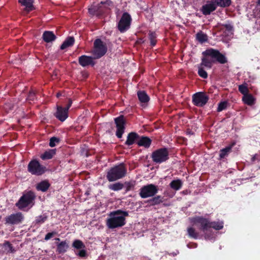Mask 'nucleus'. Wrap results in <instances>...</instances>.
I'll return each mask as SVG.
<instances>
[{"label": "nucleus", "mask_w": 260, "mask_h": 260, "mask_svg": "<svg viewBox=\"0 0 260 260\" xmlns=\"http://www.w3.org/2000/svg\"><path fill=\"white\" fill-rule=\"evenodd\" d=\"M72 101L71 100V99H69V103L67 105V106L66 107H64L67 110V111H69V109H70V108L72 106Z\"/></svg>", "instance_id": "obj_49"}, {"label": "nucleus", "mask_w": 260, "mask_h": 260, "mask_svg": "<svg viewBox=\"0 0 260 260\" xmlns=\"http://www.w3.org/2000/svg\"><path fill=\"white\" fill-rule=\"evenodd\" d=\"M24 220V216L21 212L11 214L5 217V223L9 224H18Z\"/></svg>", "instance_id": "obj_12"}, {"label": "nucleus", "mask_w": 260, "mask_h": 260, "mask_svg": "<svg viewBox=\"0 0 260 260\" xmlns=\"http://www.w3.org/2000/svg\"><path fill=\"white\" fill-rule=\"evenodd\" d=\"M72 246L76 249H84L85 245L83 242L80 240H75L72 244Z\"/></svg>", "instance_id": "obj_32"}, {"label": "nucleus", "mask_w": 260, "mask_h": 260, "mask_svg": "<svg viewBox=\"0 0 260 260\" xmlns=\"http://www.w3.org/2000/svg\"><path fill=\"white\" fill-rule=\"evenodd\" d=\"M158 190V187L154 184H149L143 186L140 190L139 195L143 198L153 197Z\"/></svg>", "instance_id": "obj_7"}, {"label": "nucleus", "mask_w": 260, "mask_h": 260, "mask_svg": "<svg viewBox=\"0 0 260 260\" xmlns=\"http://www.w3.org/2000/svg\"><path fill=\"white\" fill-rule=\"evenodd\" d=\"M259 168L260 169V167Z\"/></svg>", "instance_id": "obj_57"}, {"label": "nucleus", "mask_w": 260, "mask_h": 260, "mask_svg": "<svg viewBox=\"0 0 260 260\" xmlns=\"http://www.w3.org/2000/svg\"><path fill=\"white\" fill-rule=\"evenodd\" d=\"M107 52V48L100 39L94 42V49L92 52L94 59H98L104 56Z\"/></svg>", "instance_id": "obj_9"}, {"label": "nucleus", "mask_w": 260, "mask_h": 260, "mask_svg": "<svg viewBox=\"0 0 260 260\" xmlns=\"http://www.w3.org/2000/svg\"><path fill=\"white\" fill-rule=\"evenodd\" d=\"M115 124H116V136L119 139H121L122 135L125 129V120L123 115L115 118Z\"/></svg>", "instance_id": "obj_10"}, {"label": "nucleus", "mask_w": 260, "mask_h": 260, "mask_svg": "<svg viewBox=\"0 0 260 260\" xmlns=\"http://www.w3.org/2000/svg\"><path fill=\"white\" fill-rule=\"evenodd\" d=\"M107 178L110 182L114 181V167H112L108 172Z\"/></svg>", "instance_id": "obj_40"}, {"label": "nucleus", "mask_w": 260, "mask_h": 260, "mask_svg": "<svg viewBox=\"0 0 260 260\" xmlns=\"http://www.w3.org/2000/svg\"><path fill=\"white\" fill-rule=\"evenodd\" d=\"M4 246H7L8 247L10 252L14 253L15 251L13 245L10 243V242L5 241L4 243Z\"/></svg>", "instance_id": "obj_46"}, {"label": "nucleus", "mask_w": 260, "mask_h": 260, "mask_svg": "<svg viewBox=\"0 0 260 260\" xmlns=\"http://www.w3.org/2000/svg\"><path fill=\"white\" fill-rule=\"evenodd\" d=\"M196 39L201 43H203L207 41L208 36L203 31H200L196 34Z\"/></svg>", "instance_id": "obj_30"}, {"label": "nucleus", "mask_w": 260, "mask_h": 260, "mask_svg": "<svg viewBox=\"0 0 260 260\" xmlns=\"http://www.w3.org/2000/svg\"><path fill=\"white\" fill-rule=\"evenodd\" d=\"M162 198L160 196H157L149 201L151 205H156L162 202Z\"/></svg>", "instance_id": "obj_35"}, {"label": "nucleus", "mask_w": 260, "mask_h": 260, "mask_svg": "<svg viewBox=\"0 0 260 260\" xmlns=\"http://www.w3.org/2000/svg\"><path fill=\"white\" fill-rule=\"evenodd\" d=\"M223 227V222L222 221H210V229L213 228L215 230H221Z\"/></svg>", "instance_id": "obj_31"}, {"label": "nucleus", "mask_w": 260, "mask_h": 260, "mask_svg": "<svg viewBox=\"0 0 260 260\" xmlns=\"http://www.w3.org/2000/svg\"><path fill=\"white\" fill-rule=\"evenodd\" d=\"M234 143L233 144L226 147L220 150L219 152V159H221L226 157L229 153L231 151L232 148L234 145Z\"/></svg>", "instance_id": "obj_28"}, {"label": "nucleus", "mask_w": 260, "mask_h": 260, "mask_svg": "<svg viewBox=\"0 0 260 260\" xmlns=\"http://www.w3.org/2000/svg\"><path fill=\"white\" fill-rule=\"evenodd\" d=\"M221 29H225L229 32H232L233 30V26L231 24H222L221 25Z\"/></svg>", "instance_id": "obj_39"}, {"label": "nucleus", "mask_w": 260, "mask_h": 260, "mask_svg": "<svg viewBox=\"0 0 260 260\" xmlns=\"http://www.w3.org/2000/svg\"><path fill=\"white\" fill-rule=\"evenodd\" d=\"M216 8L217 7L214 3L212 1L210 0L207 1L206 4L202 7L201 11L204 15H209L212 12L214 11Z\"/></svg>", "instance_id": "obj_15"}, {"label": "nucleus", "mask_w": 260, "mask_h": 260, "mask_svg": "<svg viewBox=\"0 0 260 260\" xmlns=\"http://www.w3.org/2000/svg\"><path fill=\"white\" fill-rule=\"evenodd\" d=\"M202 54L204 57L201 59V62L198 65V73L203 79H206L208 77V74L204 69V67L207 69H210L212 67L213 63L215 61L220 64L228 62L226 56L218 50L208 49L203 52Z\"/></svg>", "instance_id": "obj_1"}, {"label": "nucleus", "mask_w": 260, "mask_h": 260, "mask_svg": "<svg viewBox=\"0 0 260 260\" xmlns=\"http://www.w3.org/2000/svg\"><path fill=\"white\" fill-rule=\"evenodd\" d=\"M110 217L107 220V225L109 229H114V211L109 214Z\"/></svg>", "instance_id": "obj_34"}, {"label": "nucleus", "mask_w": 260, "mask_h": 260, "mask_svg": "<svg viewBox=\"0 0 260 260\" xmlns=\"http://www.w3.org/2000/svg\"><path fill=\"white\" fill-rule=\"evenodd\" d=\"M256 159V154H255L252 156L251 158V161L254 162Z\"/></svg>", "instance_id": "obj_51"}, {"label": "nucleus", "mask_w": 260, "mask_h": 260, "mask_svg": "<svg viewBox=\"0 0 260 260\" xmlns=\"http://www.w3.org/2000/svg\"><path fill=\"white\" fill-rule=\"evenodd\" d=\"M69 244L66 241H61L57 244L56 251L58 253H64L69 248Z\"/></svg>", "instance_id": "obj_26"}, {"label": "nucleus", "mask_w": 260, "mask_h": 260, "mask_svg": "<svg viewBox=\"0 0 260 260\" xmlns=\"http://www.w3.org/2000/svg\"><path fill=\"white\" fill-rule=\"evenodd\" d=\"M137 95L140 102L142 104L147 103L150 99L149 96L144 91H139L137 92Z\"/></svg>", "instance_id": "obj_27"}, {"label": "nucleus", "mask_w": 260, "mask_h": 260, "mask_svg": "<svg viewBox=\"0 0 260 260\" xmlns=\"http://www.w3.org/2000/svg\"><path fill=\"white\" fill-rule=\"evenodd\" d=\"M27 171L32 175L40 176L46 172L47 169L41 165L38 160L32 159L28 164Z\"/></svg>", "instance_id": "obj_4"}, {"label": "nucleus", "mask_w": 260, "mask_h": 260, "mask_svg": "<svg viewBox=\"0 0 260 260\" xmlns=\"http://www.w3.org/2000/svg\"><path fill=\"white\" fill-rule=\"evenodd\" d=\"M124 190L125 192H127L131 190H133L134 188V187L136 185L135 181H129V182H125L124 183Z\"/></svg>", "instance_id": "obj_36"}, {"label": "nucleus", "mask_w": 260, "mask_h": 260, "mask_svg": "<svg viewBox=\"0 0 260 260\" xmlns=\"http://www.w3.org/2000/svg\"><path fill=\"white\" fill-rule=\"evenodd\" d=\"M18 2L21 6L25 7L24 10L27 12H29L35 9L33 5L34 0H18Z\"/></svg>", "instance_id": "obj_18"}, {"label": "nucleus", "mask_w": 260, "mask_h": 260, "mask_svg": "<svg viewBox=\"0 0 260 260\" xmlns=\"http://www.w3.org/2000/svg\"><path fill=\"white\" fill-rule=\"evenodd\" d=\"M47 219V216L45 215H40L36 217L35 222L36 224H40L43 223Z\"/></svg>", "instance_id": "obj_38"}, {"label": "nucleus", "mask_w": 260, "mask_h": 260, "mask_svg": "<svg viewBox=\"0 0 260 260\" xmlns=\"http://www.w3.org/2000/svg\"><path fill=\"white\" fill-rule=\"evenodd\" d=\"M256 5L257 10H258L259 12H260V4L259 5H257V1L256 2Z\"/></svg>", "instance_id": "obj_53"}, {"label": "nucleus", "mask_w": 260, "mask_h": 260, "mask_svg": "<svg viewBox=\"0 0 260 260\" xmlns=\"http://www.w3.org/2000/svg\"><path fill=\"white\" fill-rule=\"evenodd\" d=\"M43 40L46 43H50L54 41L56 39L54 34L51 31H45L42 36Z\"/></svg>", "instance_id": "obj_19"}, {"label": "nucleus", "mask_w": 260, "mask_h": 260, "mask_svg": "<svg viewBox=\"0 0 260 260\" xmlns=\"http://www.w3.org/2000/svg\"><path fill=\"white\" fill-rule=\"evenodd\" d=\"M61 95V94L60 93H57L56 94V96L57 98L59 97Z\"/></svg>", "instance_id": "obj_54"}, {"label": "nucleus", "mask_w": 260, "mask_h": 260, "mask_svg": "<svg viewBox=\"0 0 260 260\" xmlns=\"http://www.w3.org/2000/svg\"><path fill=\"white\" fill-rule=\"evenodd\" d=\"M60 142V139L58 138L53 137H51L49 141V146L51 147H53L56 146L57 143Z\"/></svg>", "instance_id": "obj_41"}, {"label": "nucleus", "mask_w": 260, "mask_h": 260, "mask_svg": "<svg viewBox=\"0 0 260 260\" xmlns=\"http://www.w3.org/2000/svg\"><path fill=\"white\" fill-rule=\"evenodd\" d=\"M127 169L123 163L115 166V180L124 177L126 174Z\"/></svg>", "instance_id": "obj_14"}, {"label": "nucleus", "mask_w": 260, "mask_h": 260, "mask_svg": "<svg viewBox=\"0 0 260 260\" xmlns=\"http://www.w3.org/2000/svg\"><path fill=\"white\" fill-rule=\"evenodd\" d=\"M260 4V0H257V5Z\"/></svg>", "instance_id": "obj_56"}, {"label": "nucleus", "mask_w": 260, "mask_h": 260, "mask_svg": "<svg viewBox=\"0 0 260 260\" xmlns=\"http://www.w3.org/2000/svg\"><path fill=\"white\" fill-rule=\"evenodd\" d=\"M75 42V39L73 37H68L60 46V49L64 50L68 47L72 46Z\"/></svg>", "instance_id": "obj_24"}, {"label": "nucleus", "mask_w": 260, "mask_h": 260, "mask_svg": "<svg viewBox=\"0 0 260 260\" xmlns=\"http://www.w3.org/2000/svg\"><path fill=\"white\" fill-rule=\"evenodd\" d=\"M54 115L57 119L63 122L68 117V111L64 108L57 106L56 111Z\"/></svg>", "instance_id": "obj_16"}, {"label": "nucleus", "mask_w": 260, "mask_h": 260, "mask_svg": "<svg viewBox=\"0 0 260 260\" xmlns=\"http://www.w3.org/2000/svg\"><path fill=\"white\" fill-rule=\"evenodd\" d=\"M152 161L155 164H161L169 159V151L166 148H161L154 151L151 154Z\"/></svg>", "instance_id": "obj_5"}, {"label": "nucleus", "mask_w": 260, "mask_h": 260, "mask_svg": "<svg viewBox=\"0 0 260 260\" xmlns=\"http://www.w3.org/2000/svg\"><path fill=\"white\" fill-rule=\"evenodd\" d=\"M227 106V102H222L219 103L218 108H217V111L220 112L223 110H224Z\"/></svg>", "instance_id": "obj_42"}, {"label": "nucleus", "mask_w": 260, "mask_h": 260, "mask_svg": "<svg viewBox=\"0 0 260 260\" xmlns=\"http://www.w3.org/2000/svg\"><path fill=\"white\" fill-rule=\"evenodd\" d=\"M50 186V184L48 180H43L38 183L36 186V189L38 191L42 192L46 191Z\"/></svg>", "instance_id": "obj_23"}, {"label": "nucleus", "mask_w": 260, "mask_h": 260, "mask_svg": "<svg viewBox=\"0 0 260 260\" xmlns=\"http://www.w3.org/2000/svg\"><path fill=\"white\" fill-rule=\"evenodd\" d=\"M170 186L174 190H178L182 186V182L180 179L174 180L170 183Z\"/></svg>", "instance_id": "obj_29"}, {"label": "nucleus", "mask_w": 260, "mask_h": 260, "mask_svg": "<svg viewBox=\"0 0 260 260\" xmlns=\"http://www.w3.org/2000/svg\"><path fill=\"white\" fill-rule=\"evenodd\" d=\"M93 59V58L91 56L83 55L79 57L78 61L79 63L83 67H85L89 65L93 66L95 64V62Z\"/></svg>", "instance_id": "obj_17"}, {"label": "nucleus", "mask_w": 260, "mask_h": 260, "mask_svg": "<svg viewBox=\"0 0 260 260\" xmlns=\"http://www.w3.org/2000/svg\"><path fill=\"white\" fill-rule=\"evenodd\" d=\"M139 138V136L136 133L131 132L128 134L125 144L128 146L132 145Z\"/></svg>", "instance_id": "obj_22"}, {"label": "nucleus", "mask_w": 260, "mask_h": 260, "mask_svg": "<svg viewBox=\"0 0 260 260\" xmlns=\"http://www.w3.org/2000/svg\"><path fill=\"white\" fill-rule=\"evenodd\" d=\"M190 222L194 225H199V229L205 232L210 229V221L203 216H195L190 219Z\"/></svg>", "instance_id": "obj_8"}, {"label": "nucleus", "mask_w": 260, "mask_h": 260, "mask_svg": "<svg viewBox=\"0 0 260 260\" xmlns=\"http://www.w3.org/2000/svg\"><path fill=\"white\" fill-rule=\"evenodd\" d=\"M150 43H151V45L153 46L155 45V44H156L155 40H150Z\"/></svg>", "instance_id": "obj_50"}, {"label": "nucleus", "mask_w": 260, "mask_h": 260, "mask_svg": "<svg viewBox=\"0 0 260 260\" xmlns=\"http://www.w3.org/2000/svg\"><path fill=\"white\" fill-rule=\"evenodd\" d=\"M132 19L129 13L124 12L117 23V28L121 33L127 31L131 26Z\"/></svg>", "instance_id": "obj_6"}, {"label": "nucleus", "mask_w": 260, "mask_h": 260, "mask_svg": "<svg viewBox=\"0 0 260 260\" xmlns=\"http://www.w3.org/2000/svg\"><path fill=\"white\" fill-rule=\"evenodd\" d=\"M56 149H49L42 154L40 158L44 160L50 159L56 154Z\"/></svg>", "instance_id": "obj_21"}, {"label": "nucleus", "mask_w": 260, "mask_h": 260, "mask_svg": "<svg viewBox=\"0 0 260 260\" xmlns=\"http://www.w3.org/2000/svg\"><path fill=\"white\" fill-rule=\"evenodd\" d=\"M79 251L78 253H76V255L79 256L80 257H85L87 256V251L84 249H79Z\"/></svg>", "instance_id": "obj_43"}, {"label": "nucleus", "mask_w": 260, "mask_h": 260, "mask_svg": "<svg viewBox=\"0 0 260 260\" xmlns=\"http://www.w3.org/2000/svg\"><path fill=\"white\" fill-rule=\"evenodd\" d=\"M239 91L243 94V95L246 94L248 92V89L246 83H244L239 85L238 87Z\"/></svg>", "instance_id": "obj_37"}, {"label": "nucleus", "mask_w": 260, "mask_h": 260, "mask_svg": "<svg viewBox=\"0 0 260 260\" xmlns=\"http://www.w3.org/2000/svg\"><path fill=\"white\" fill-rule=\"evenodd\" d=\"M112 5V2L107 0L105 2H101L100 4L96 5H93L88 9V12L92 15H96L100 17L102 15L109 12L110 9L109 7Z\"/></svg>", "instance_id": "obj_3"}, {"label": "nucleus", "mask_w": 260, "mask_h": 260, "mask_svg": "<svg viewBox=\"0 0 260 260\" xmlns=\"http://www.w3.org/2000/svg\"><path fill=\"white\" fill-rule=\"evenodd\" d=\"M109 188L112 190H114V184L112 183L109 185Z\"/></svg>", "instance_id": "obj_52"}, {"label": "nucleus", "mask_w": 260, "mask_h": 260, "mask_svg": "<svg viewBox=\"0 0 260 260\" xmlns=\"http://www.w3.org/2000/svg\"><path fill=\"white\" fill-rule=\"evenodd\" d=\"M124 184L120 182L115 183V190H119L124 189Z\"/></svg>", "instance_id": "obj_45"}, {"label": "nucleus", "mask_w": 260, "mask_h": 260, "mask_svg": "<svg viewBox=\"0 0 260 260\" xmlns=\"http://www.w3.org/2000/svg\"><path fill=\"white\" fill-rule=\"evenodd\" d=\"M55 240L56 241H60V239L58 238H55Z\"/></svg>", "instance_id": "obj_55"}, {"label": "nucleus", "mask_w": 260, "mask_h": 260, "mask_svg": "<svg viewBox=\"0 0 260 260\" xmlns=\"http://www.w3.org/2000/svg\"><path fill=\"white\" fill-rule=\"evenodd\" d=\"M151 143V140L150 138L147 137H142L137 142V144L139 146H144L145 148L150 147Z\"/></svg>", "instance_id": "obj_25"}, {"label": "nucleus", "mask_w": 260, "mask_h": 260, "mask_svg": "<svg viewBox=\"0 0 260 260\" xmlns=\"http://www.w3.org/2000/svg\"><path fill=\"white\" fill-rule=\"evenodd\" d=\"M128 215L126 211H115V228L123 226L125 224V217Z\"/></svg>", "instance_id": "obj_13"}, {"label": "nucleus", "mask_w": 260, "mask_h": 260, "mask_svg": "<svg viewBox=\"0 0 260 260\" xmlns=\"http://www.w3.org/2000/svg\"><path fill=\"white\" fill-rule=\"evenodd\" d=\"M242 101L245 104L252 106L255 104L256 99L251 94H246L243 96Z\"/></svg>", "instance_id": "obj_20"}, {"label": "nucleus", "mask_w": 260, "mask_h": 260, "mask_svg": "<svg viewBox=\"0 0 260 260\" xmlns=\"http://www.w3.org/2000/svg\"><path fill=\"white\" fill-rule=\"evenodd\" d=\"M56 234V232H55L48 233L46 235L44 239L46 241H47V240L50 239L52 237H53Z\"/></svg>", "instance_id": "obj_47"}, {"label": "nucleus", "mask_w": 260, "mask_h": 260, "mask_svg": "<svg viewBox=\"0 0 260 260\" xmlns=\"http://www.w3.org/2000/svg\"><path fill=\"white\" fill-rule=\"evenodd\" d=\"M36 99V93L34 91L31 90L29 92L27 100L28 101H34Z\"/></svg>", "instance_id": "obj_44"}, {"label": "nucleus", "mask_w": 260, "mask_h": 260, "mask_svg": "<svg viewBox=\"0 0 260 260\" xmlns=\"http://www.w3.org/2000/svg\"><path fill=\"white\" fill-rule=\"evenodd\" d=\"M209 97L203 92L194 93L192 96V102L197 106L202 107L208 102Z\"/></svg>", "instance_id": "obj_11"}, {"label": "nucleus", "mask_w": 260, "mask_h": 260, "mask_svg": "<svg viewBox=\"0 0 260 260\" xmlns=\"http://www.w3.org/2000/svg\"><path fill=\"white\" fill-rule=\"evenodd\" d=\"M187 234L189 237L197 239L199 237V233L192 227H189L187 230Z\"/></svg>", "instance_id": "obj_33"}, {"label": "nucleus", "mask_w": 260, "mask_h": 260, "mask_svg": "<svg viewBox=\"0 0 260 260\" xmlns=\"http://www.w3.org/2000/svg\"><path fill=\"white\" fill-rule=\"evenodd\" d=\"M149 37L150 40H155L156 35L155 32L150 31L149 33Z\"/></svg>", "instance_id": "obj_48"}, {"label": "nucleus", "mask_w": 260, "mask_h": 260, "mask_svg": "<svg viewBox=\"0 0 260 260\" xmlns=\"http://www.w3.org/2000/svg\"><path fill=\"white\" fill-rule=\"evenodd\" d=\"M36 196L35 192L31 190L23 193L15 206L20 210H24L25 208H31L35 205V200Z\"/></svg>", "instance_id": "obj_2"}]
</instances>
